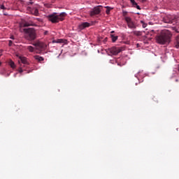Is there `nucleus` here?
I'll list each match as a JSON object with an SVG mask.
<instances>
[{
	"instance_id": "9",
	"label": "nucleus",
	"mask_w": 179,
	"mask_h": 179,
	"mask_svg": "<svg viewBox=\"0 0 179 179\" xmlns=\"http://www.w3.org/2000/svg\"><path fill=\"white\" fill-rule=\"evenodd\" d=\"M29 26H36V24L32 21H24V22H22L23 27H29Z\"/></svg>"
},
{
	"instance_id": "36",
	"label": "nucleus",
	"mask_w": 179,
	"mask_h": 179,
	"mask_svg": "<svg viewBox=\"0 0 179 179\" xmlns=\"http://www.w3.org/2000/svg\"><path fill=\"white\" fill-rule=\"evenodd\" d=\"M18 63H19V64H20V60H19V61H18Z\"/></svg>"
},
{
	"instance_id": "16",
	"label": "nucleus",
	"mask_w": 179,
	"mask_h": 179,
	"mask_svg": "<svg viewBox=\"0 0 179 179\" xmlns=\"http://www.w3.org/2000/svg\"><path fill=\"white\" fill-rule=\"evenodd\" d=\"M113 43H115L116 40H118L117 36L110 35Z\"/></svg>"
},
{
	"instance_id": "37",
	"label": "nucleus",
	"mask_w": 179,
	"mask_h": 179,
	"mask_svg": "<svg viewBox=\"0 0 179 179\" xmlns=\"http://www.w3.org/2000/svg\"><path fill=\"white\" fill-rule=\"evenodd\" d=\"M1 65H2V62H0V66H1Z\"/></svg>"
},
{
	"instance_id": "4",
	"label": "nucleus",
	"mask_w": 179,
	"mask_h": 179,
	"mask_svg": "<svg viewBox=\"0 0 179 179\" xmlns=\"http://www.w3.org/2000/svg\"><path fill=\"white\" fill-rule=\"evenodd\" d=\"M162 22L164 23H169V24H176L177 23V17L171 15H165L162 18Z\"/></svg>"
},
{
	"instance_id": "32",
	"label": "nucleus",
	"mask_w": 179,
	"mask_h": 179,
	"mask_svg": "<svg viewBox=\"0 0 179 179\" xmlns=\"http://www.w3.org/2000/svg\"><path fill=\"white\" fill-rule=\"evenodd\" d=\"M33 2H29L28 5H32Z\"/></svg>"
},
{
	"instance_id": "19",
	"label": "nucleus",
	"mask_w": 179,
	"mask_h": 179,
	"mask_svg": "<svg viewBox=\"0 0 179 179\" xmlns=\"http://www.w3.org/2000/svg\"><path fill=\"white\" fill-rule=\"evenodd\" d=\"M53 43H58L59 44H62V43H64V39H57V41H53Z\"/></svg>"
},
{
	"instance_id": "1",
	"label": "nucleus",
	"mask_w": 179,
	"mask_h": 179,
	"mask_svg": "<svg viewBox=\"0 0 179 179\" xmlns=\"http://www.w3.org/2000/svg\"><path fill=\"white\" fill-rule=\"evenodd\" d=\"M171 32L167 29H164L161 31L160 35L158 36L157 41L159 44H169L171 41Z\"/></svg>"
},
{
	"instance_id": "25",
	"label": "nucleus",
	"mask_w": 179,
	"mask_h": 179,
	"mask_svg": "<svg viewBox=\"0 0 179 179\" xmlns=\"http://www.w3.org/2000/svg\"><path fill=\"white\" fill-rule=\"evenodd\" d=\"M12 44H13L12 41H9V43H8L9 47H12Z\"/></svg>"
},
{
	"instance_id": "22",
	"label": "nucleus",
	"mask_w": 179,
	"mask_h": 179,
	"mask_svg": "<svg viewBox=\"0 0 179 179\" xmlns=\"http://www.w3.org/2000/svg\"><path fill=\"white\" fill-rule=\"evenodd\" d=\"M110 10H111V9H110V7L107 6L106 10V15H110Z\"/></svg>"
},
{
	"instance_id": "8",
	"label": "nucleus",
	"mask_w": 179,
	"mask_h": 179,
	"mask_svg": "<svg viewBox=\"0 0 179 179\" xmlns=\"http://www.w3.org/2000/svg\"><path fill=\"white\" fill-rule=\"evenodd\" d=\"M33 45L37 47V48H40L41 50H44L45 48H47V45L40 41L34 43Z\"/></svg>"
},
{
	"instance_id": "13",
	"label": "nucleus",
	"mask_w": 179,
	"mask_h": 179,
	"mask_svg": "<svg viewBox=\"0 0 179 179\" xmlns=\"http://www.w3.org/2000/svg\"><path fill=\"white\" fill-rule=\"evenodd\" d=\"M174 44H175L176 48H179V35L176 37Z\"/></svg>"
},
{
	"instance_id": "21",
	"label": "nucleus",
	"mask_w": 179,
	"mask_h": 179,
	"mask_svg": "<svg viewBox=\"0 0 179 179\" xmlns=\"http://www.w3.org/2000/svg\"><path fill=\"white\" fill-rule=\"evenodd\" d=\"M141 23L142 27H143V29H145V28L148 26V24L145 23V22H143V20H141Z\"/></svg>"
},
{
	"instance_id": "7",
	"label": "nucleus",
	"mask_w": 179,
	"mask_h": 179,
	"mask_svg": "<svg viewBox=\"0 0 179 179\" xmlns=\"http://www.w3.org/2000/svg\"><path fill=\"white\" fill-rule=\"evenodd\" d=\"M103 7L101 6H98L94 7L93 10L90 12V16H95V15H99L101 12Z\"/></svg>"
},
{
	"instance_id": "27",
	"label": "nucleus",
	"mask_w": 179,
	"mask_h": 179,
	"mask_svg": "<svg viewBox=\"0 0 179 179\" xmlns=\"http://www.w3.org/2000/svg\"><path fill=\"white\" fill-rule=\"evenodd\" d=\"M44 34H45V36H47V34H48V31H45L44 32Z\"/></svg>"
},
{
	"instance_id": "24",
	"label": "nucleus",
	"mask_w": 179,
	"mask_h": 179,
	"mask_svg": "<svg viewBox=\"0 0 179 179\" xmlns=\"http://www.w3.org/2000/svg\"><path fill=\"white\" fill-rule=\"evenodd\" d=\"M130 2L132 5H136V1H135V0H130Z\"/></svg>"
},
{
	"instance_id": "11",
	"label": "nucleus",
	"mask_w": 179,
	"mask_h": 179,
	"mask_svg": "<svg viewBox=\"0 0 179 179\" xmlns=\"http://www.w3.org/2000/svg\"><path fill=\"white\" fill-rule=\"evenodd\" d=\"M19 59H20L22 64H23L24 65H29V62H27V58L20 56Z\"/></svg>"
},
{
	"instance_id": "23",
	"label": "nucleus",
	"mask_w": 179,
	"mask_h": 179,
	"mask_svg": "<svg viewBox=\"0 0 179 179\" xmlns=\"http://www.w3.org/2000/svg\"><path fill=\"white\" fill-rule=\"evenodd\" d=\"M133 6L134 8H136V9H138V10H141V6H138V3H136V5H133Z\"/></svg>"
},
{
	"instance_id": "6",
	"label": "nucleus",
	"mask_w": 179,
	"mask_h": 179,
	"mask_svg": "<svg viewBox=\"0 0 179 179\" xmlns=\"http://www.w3.org/2000/svg\"><path fill=\"white\" fill-rule=\"evenodd\" d=\"M124 20L127 22L129 29H131L132 30L136 29V23L132 20L131 17H124Z\"/></svg>"
},
{
	"instance_id": "33",
	"label": "nucleus",
	"mask_w": 179,
	"mask_h": 179,
	"mask_svg": "<svg viewBox=\"0 0 179 179\" xmlns=\"http://www.w3.org/2000/svg\"><path fill=\"white\" fill-rule=\"evenodd\" d=\"M155 40H156V41H157V36H155Z\"/></svg>"
},
{
	"instance_id": "14",
	"label": "nucleus",
	"mask_w": 179,
	"mask_h": 179,
	"mask_svg": "<svg viewBox=\"0 0 179 179\" xmlns=\"http://www.w3.org/2000/svg\"><path fill=\"white\" fill-rule=\"evenodd\" d=\"M34 58L35 59H36V61H38L39 62H41V61H44V57H40L38 55L34 56Z\"/></svg>"
},
{
	"instance_id": "28",
	"label": "nucleus",
	"mask_w": 179,
	"mask_h": 179,
	"mask_svg": "<svg viewBox=\"0 0 179 179\" xmlns=\"http://www.w3.org/2000/svg\"><path fill=\"white\" fill-rule=\"evenodd\" d=\"M3 50H0V57H2V52Z\"/></svg>"
},
{
	"instance_id": "3",
	"label": "nucleus",
	"mask_w": 179,
	"mask_h": 179,
	"mask_svg": "<svg viewBox=\"0 0 179 179\" xmlns=\"http://www.w3.org/2000/svg\"><path fill=\"white\" fill-rule=\"evenodd\" d=\"M24 32L25 33V38L28 41H34L37 38V34L36 33V29L33 28L24 29Z\"/></svg>"
},
{
	"instance_id": "20",
	"label": "nucleus",
	"mask_w": 179,
	"mask_h": 179,
	"mask_svg": "<svg viewBox=\"0 0 179 179\" xmlns=\"http://www.w3.org/2000/svg\"><path fill=\"white\" fill-rule=\"evenodd\" d=\"M24 66V65L20 64V66L19 70H18L20 73H23V67Z\"/></svg>"
},
{
	"instance_id": "34",
	"label": "nucleus",
	"mask_w": 179,
	"mask_h": 179,
	"mask_svg": "<svg viewBox=\"0 0 179 179\" xmlns=\"http://www.w3.org/2000/svg\"><path fill=\"white\" fill-rule=\"evenodd\" d=\"M137 45V47L138 48V47H139V43H137V45Z\"/></svg>"
},
{
	"instance_id": "18",
	"label": "nucleus",
	"mask_w": 179,
	"mask_h": 179,
	"mask_svg": "<svg viewBox=\"0 0 179 179\" xmlns=\"http://www.w3.org/2000/svg\"><path fill=\"white\" fill-rule=\"evenodd\" d=\"M27 50H28L29 52H34V48H33V46H27Z\"/></svg>"
},
{
	"instance_id": "26",
	"label": "nucleus",
	"mask_w": 179,
	"mask_h": 179,
	"mask_svg": "<svg viewBox=\"0 0 179 179\" xmlns=\"http://www.w3.org/2000/svg\"><path fill=\"white\" fill-rule=\"evenodd\" d=\"M0 8L1 9H6V8H5V6L3 5L0 6Z\"/></svg>"
},
{
	"instance_id": "5",
	"label": "nucleus",
	"mask_w": 179,
	"mask_h": 179,
	"mask_svg": "<svg viewBox=\"0 0 179 179\" xmlns=\"http://www.w3.org/2000/svg\"><path fill=\"white\" fill-rule=\"evenodd\" d=\"M121 51H122V50L117 47H112L106 50V52L109 55H118Z\"/></svg>"
},
{
	"instance_id": "38",
	"label": "nucleus",
	"mask_w": 179,
	"mask_h": 179,
	"mask_svg": "<svg viewBox=\"0 0 179 179\" xmlns=\"http://www.w3.org/2000/svg\"><path fill=\"white\" fill-rule=\"evenodd\" d=\"M176 31H177V33H178V31L177 29H176Z\"/></svg>"
},
{
	"instance_id": "31",
	"label": "nucleus",
	"mask_w": 179,
	"mask_h": 179,
	"mask_svg": "<svg viewBox=\"0 0 179 179\" xmlns=\"http://www.w3.org/2000/svg\"><path fill=\"white\" fill-rule=\"evenodd\" d=\"M141 2H146V0H140Z\"/></svg>"
},
{
	"instance_id": "30",
	"label": "nucleus",
	"mask_w": 179,
	"mask_h": 179,
	"mask_svg": "<svg viewBox=\"0 0 179 179\" xmlns=\"http://www.w3.org/2000/svg\"><path fill=\"white\" fill-rule=\"evenodd\" d=\"M10 38H12V40H15V37H13V36H12Z\"/></svg>"
},
{
	"instance_id": "10",
	"label": "nucleus",
	"mask_w": 179,
	"mask_h": 179,
	"mask_svg": "<svg viewBox=\"0 0 179 179\" xmlns=\"http://www.w3.org/2000/svg\"><path fill=\"white\" fill-rule=\"evenodd\" d=\"M86 27H90V23L89 22H83L79 25V29L80 30H83V29H86Z\"/></svg>"
},
{
	"instance_id": "17",
	"label": "nucleus",
	"mask_w": 179,
	"mask_h": 179,
	"mask_svg": "<svg viewBox=\"0 0 179 179\" xmlns=\"http://www.w3.org/2000/svg\"><path fill=\"white\" fill-rule=\"evenodd\" d=\"M133 34H134V36H142V31H134Z\"/></svg>"
},
{
	"instance_id": "15",
	"label": "nucleus",
	"mask_w": 179,
	"mask_h": 179,
	"mask_svg": "<svg viewBox=\"0 0 179 179\" xmlns=\"http://www.w3.org/2000/svg\"><path fill=\"white\" fill-rule=\"evenodd\" d=\"M32 14L34 15L35 16H38V9L34 8L32 10Z\"/></svg>"
},
{
	"instance_id": "35",
	"label": "nucleus",
	"mask_w": 179,
	"mask_h": 179,
	"mask_svg": "<svg viewBox=\"0 0 179 179\" xmlns=\"http://www.w3.org/2000/svg\"><path fill=\"white\" fill-rule=\"evenodd\" d=\"M4 15H5V16H6V15H8V14H6V13H4Z\"/></svg>"
},
{
	"instance_id": "29",
	"label": "nucleus",
	"mask_w": 179,
	"mask_h": 179,
	"mask_svg": "<svg viewBox=\"0 0 179 179\" xmlns=\"http://www.w3.org/2000/svg\"><path fill=\"white\" fill-rule=\"evenodd\" d=\"M36 20H38V22H41V19L40 18H36Z\"/></svg>"
},
{
	"instance_id": "2",
	"label": "nucleus",
	"mask_w": 179,
	"mask_h": 179,
	"mask_svg": "<svg viewBox=\"0 0 179 179\" xmlns=\"http://www.w3.org/2000/svg\"><path fill=\"white\" fill-rule=\"evenodd\" d=\"M65 16H66V13H61L60 14L54 13L49 15L48 16V19L50 20V22H52V23H58L64 20Z\"/></svg>"
},
{
	"instance_id": "39",
	"label": "nucleus",
	"mask_w": 179,
	"mask_h": 179,
	"mask_svg": "<svg viewBox=\"0 0 179 179\" xmlns=\"http://www.w3.org/2000/svg\"><path fill=\"white\" fill-rule=\"evenodd\" d=\"M29 1H33V0H29Z\"/></svg>"
},
{
	"instance_id": "12",
	"label": "nucleus",
	"mask_w": 179,
	"mask_h": 179,
	"mask_svg": "<svg viewBox=\"0 0 179 179\" xmlns=\"http://www.w3.org/2000/svg\"><path fill=\"white\" fill-rule=\"evenodd\" d=\"M8 64L10 65V68H12L13 69H15V68H16V64H15V62L12 60H10L8 62Z\"/></svg>"
}]
</instances>
